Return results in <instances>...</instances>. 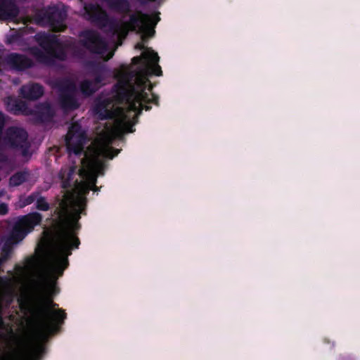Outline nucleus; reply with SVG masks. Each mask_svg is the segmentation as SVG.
<instances>
[{"label":"nucleus","instance_id":"nucleus-27","mask_svg":"<svg viewBox=\"0 0 360 360\" xmlns=\"http://www.w3.org/2000/svg\"><path fill=\"white\" fill-rule=\"evenodd\" d=\"M6 122V115L3 112L0 111V138L1 137Z\"/></svg>","mask_w":360,"mask_h":360},{"label":"nucleus","instance_id":"nucleus-3","mask_svg":"<svg viewBox=\"0 0 360 360\" xmlns=\"http://www.w3.org/2000/svg\"><path fill=\"white\" fill-rule=\"evenodd\" d=\"M61 276L52 274L50 270V260L46 266V271L42 279L38 283V302L34 307H30L27 298L19 297L18 302L21 310H27L37 328V335L41 340H44L49 334H53L63 324L67 314L62 309L53 310L58 306L53 302V296L59 292L56 286V281Z\"/></svg>","mask_w":360,"mask_h":360},{"label":"nucleus","instance_id":"nucleus-20","mask_svg":"<svg viewBox=\"0 0 360 360\" xmlns=\"http://www.w3.org/2000/svg\"><path fill=\"white\" fill-rule=\"evenodd\" d=\"M54 117V111L49 103L41 105L37 112V117L41 122H49Z\"/></svg>","mask_w":360,"mask_h":360},{"label":"nucleus","instance_id":"nucleus-16","mask_svg":"<svg viewBox=\"0 0 360 360\" xmlns=\"http://www.w3.org/2000/svg\"><path fill=\"white\" fill-rule=\"evenodd\" d=\"M110 101L105 98L96 103L94 107V112L98 115L101 120H106L112 118V112L108 109Z\"/></svg>","mask_w":360,"mask_h":360},{"label":"nucleus","instance_id":"nucleus-29","mask_svg":"<svg viewBox=\"0 0 360 360\" xmlns=\"http://www.w3.org/2000/svg\"><path fill=\"white\" fill-rule=\"evenodd\" d=\"M8 212V205L5 202H0V215H5Z\"/></svg>","mask_w":360,"mask_h":360},{"label":"nucleus","instance_id":"nucleus-15","mask_svg":"<svg viewBox=\"0 0 360 360\" xmlns=\"http://www.w3.org/2000/svg\"><path fill=\"white\" fill-rule=\"evenodd\" d=\"M19 14V8L13 0H0V20L15 18Z\"/></svg>","mask_w":360,"mask_h":360},{"label":"nucleus","instance_id":"nucleus-31","mask_svg":"<svg viewBox=\"0 0 360 360\" xmlns=\"http://www.w3.org/2000/svg\"><path fill=\"white\" fill-rule=\"evenodd\" d=\"M340 360H354V359L350 355H345L341 356Z\"/></svg>","mask_w":360,"mask_h":360},{"label":"nucleus","instance_id":"nucleus-18","mask_svg":"<svg viewBox=\"0 0 360 360\" xmlns=\"http://www.w3.org/2000/svg\"><path fill=\"white\" fill-rule=\"evenodd\" d=\"M6 105V110L15 115L24 112L27 108V105L25 101L13 99L11 97L7 98Z\"/></svg>","mask_w":360,"mask_h":360},{"label":"nucleus","instance_id":"nucleus-10","mask_svg":"<svg viewBox=\"0 0 360 360\" xmlns=\"http://www.w3.org/2000/svg\"><path fill=\"white\" fill-rule=\"evenodd\" d=\"M86 139V131L82 129L81 124L78 122L72 123L69 127L65 139L68 150L75 155H80Z\"/></svg>","mask_w":360,"mask_h":360},{"label":"nucleus","instance_id":"nucleus-8","mask_svg":"<svg viewBox=\"0 0 360 360\" xmlns=\"http://www.w3.org/2000/svg\"><path fill=\"white\" fill-rule=\"evenodd\" d=\"M76 172V167H63L60 169L58 177L61 181V187L63 189H71L77 184H81L82 188L84 194L89 193L90 190L97 192L99 188L96 186L98 174L94 173L93 171L88 172L86 175V181L79 183L76 179L73 181V177Z\"/></svg>","mask_w":360,"mask_h":360},{"label":"nucleus","instance_id":"nucleus-26","mask_svg":"<svg viewBox=\"0 0 360 360\" xmlns=\"http://www.w3.org/2000/svg\"><path fill=\"white\" fill-rule=\"evenodd\" d=\"M104 77L101 73H96L95 77L91 82H93L95 86L98 87V90L103 85Z\"/></svg>","mask_w":360,"mask_h":360},{"label":"nucleus","instance_id":"nucleus-25","mask_svg":"<svg viewBox=\"0 0 360 360\" xmlns=\"http://www.w3.org/2000/svg\"><path fill=\"white\" fill-rule=\"evenodd\" d=\"M39 192H33L28 196H27L23 200H22V207L31 205L34 201L36 202V200L37 197H39Z\"/></svg>","mask_w":360,"mask_h":360},{"label":"nucleus","instance_id":"nucleus-19","mask_svg":"<svg viewBox=\"0 0 360 360\" xmlns=\"http://www.w3.org/2000/svg\"><path fill=\"white\" fill-rule=\"evenodd\" d=\"M109 8L120 13H127L130 11V4L128 0H103Z\"/></svg>","mask_w":360,"mask_h":360},{"label":"nucleus","instance_id":"nucleus-9","mask_svg":"<svg viewBox=\"0 0 360 360\" xmlns=\"http://www.w3.org/2000/svg\"><path fill=\"white\" fill-rule=\"evenodd\" d=\"M3 140L6 146L20 151L23 157L30 155V143L28 141V134L24 129L15 126L8 127Z\"/></svg>","mask_w":360,"mask_h":360},{"label":"nucleus","instance_id":"nucleus-22","mask_svg":"<svg viewBox=\"0 0 360 360\" xmlns=\"http://www.w3.org/2000/svg\"><path fill=\"white\" fill-rule=\"evenodd\" d=\"M29 172L26 171H20L15 172L9 179V184L11 186H18L27 181Z\"/></svg>","mask_w":360,"mask_h":360},{"label":"nucleus","instance_id":"nucleus-2","mask_svg":"<svg viewBox=\"0 0 360 360\" xmlns=\"http://www.w3.org/2000/svg\"><path fill=\"white\" fill-rule=\"evenodd\" d=\"M35 40L41 47L32 46L30 53L40 63L51 64L54 60L65 61L68 58V51L74 56L82 58L84 51L92 54L103 56L108 50V44L102 36L93 30H85L79 34V40L70 38L61 40L58 35L46 32H39Z\"/></svg>","mask_w":360,"mask_h":360},{"label":"nucleus","instance_id":"nucleus-1","mask_svg":"<svg viewBox=\"0 0 360 360\" xmlns=\"http://www.w3.org/2000/svg\"><path fill=\"white\" fill-rule=\"evenodd\" d=\"M136 49L145 50L141 56L132 58L131 63L138 65L136 70L125 73L113 86V98L118 104L127 105V112H134L137 117L142 110H150L153 103L159 105V96L146 91L148 77L152 75L161 76L162 71L158 65L160 57L150 48H146L143 42L137 43Z\"/></svg>","mask_w":360,"mask_h":360},{"label":"nucleus","instance_id":"nucleus-6","mask_svg":"<svg viewBox=\"0 0 360 360\" xmlns=\"http://www.w3.org/2000/svg\"><path fill=\"white\" fill-rule=\"evenodd\" d=\"M159 15V12L147 14L141 11L130 15L129 20L125 22L123 28L124 34L127 35L128 30H130L143 34L148 32L150 36H153L155 34L154 27L160 20Z\"/></svg>","mask_w":360,"mask_h":360},{"label":"nucleus","instance_id":"nucleus-7","mask_svg":"<svg viewBox=\"0 0 360 360\" xmlns=\"http://www.w3.org/2000/svg\"><path fill=\"white\" fill-rule=\"evenodd\" d=\"M67 16L68 11L64 5H53L38 13L37 20L40 25L49 26L56 32H61L66 28L64 22Z\"/></svg>","mask_w":360,"mask_h":360},{"label":"nucleus","instance_id":"nucleus-17","mask_svg":"<svg viewBox=\"0 0 360 360\" xmlns=\"http://www.w3.org/2000/svg\"><path fill=\"white\" fill-rule=\"evenodd\" d=\"M44 352L45 347L41 343L37 345L34 349H32L28 345H25L18 360H40Z\"/></svg>","mask_w":360,"mask_h":360},{"label":"nucleus","instance_id":"nucleus-35","mask_svg":"<svg viewBox=\"0 0 360 360\" xmlns=\"http://www.w3.org/2000/svg\"><path fill=\"white\" fill-rule=\"evenodd\" d=\"M142 37V39H143V40H144V39H145V36H144V35H142V37Z\"/></svg>","mask_w":360,"mask_h":360},{"label":"nucleus","instance_id":"nucleus-14","mask_svg":"<svg viewBox=\"0 0 360 360\" xmlns=\"http://www.w3.org/2000/svg\"><path fill=\"white\" fill-rule=\"evenodd\" d=\"M20 96L28 101H36L44 94V88L37 83H30L22 85L19 91Z\"/></svg>","mask_w":360,"mask_h":360},{"label":"nucleus","instance_id":"nucleus-21","mask_svg":"<svg viewBox=\"0 0 360 360\" xmlns=\"http://www.w3.org/2000/svg\"><path fill=\"white\" fill-rule=\"evenodd\" d=\"M79 89L82 94L86 97H89L94 94L98 91V87L95 86L91 79H84L79 85Z\"/></svg>","mask_w":360,"mask_h":360},{"label":"nucleus","instance_id":"nucleus-4","mask_svg":"<svg viewBox=\"0 0 360 360\" xmlns=\"http://www.w3.org/2000/svg\"><path fill=\"white\" fill-rule=\"evenodd\" d=\"M75 205L76 208L70 217L68 214L66 207H63V210L55 211L58 218L53 242V255L49 259L50 270L53 275H63L64 271L69 266L68 257L72 255V250L78 248L80 245L76 232L81 228L79 222L81 214H86V204L83 200H78L75 202Z\"/></svg>","mask_w":360,"mask_h":360},{"label":"nucleus","instance_id":"nucleus-33","mask_svg":"<svg viewBox=\"0 0 360 360\" xmlns=\"http://www.w3.org/2000/svg\"><path fill=\"white\" fill-rule=\"evenodd\" d=\"M129 119V117H128V115L125 113H122V120H121V122H124V121H126L127 120Z\"/></svg>","mask_w":360,"mask_h":360},{"label":"nucleus","instance_id":"nucleus-32","mask_svg":"<svg viewBox=\"0 0 360 360\" xmlns=\"http://www.w3.org/2000/svg\"><path fill=\"white\" fill-rule=\"evenodd\" d=\"M137 1L140 2L141 4H147L148 1H151V2H155L157 1L158 0H136Z\"/></svg>","mask_w":360,"mask_h":360},{"label":"nucleus","instance_id":"nucleus-12","mask_svg":"<svg viewBox=\"0 0 360 360\" xmlns=\"http://www.w3.org/2000/svg\"><path fill=\"white\" fill-rule=\"evenodd\" d=\"M84 10L88 20L98 27L103 28L110 26L112 30L117 28V25L110 18L107 12L98 4H86Z\"/></svg>","mask_w":360,"mask_h":360},{"label":"nucleus","instance_id":"nucleus-28","mask_svg":"<svg viewBox=\"0 0 360 360\" xmlns=\"http://www.w3.org/2000/svg\"><path fill=\"white\" fill-rule=\"evenodd\" d=\"M2 307L0 305V336L4 335V330L5 329V323L2 316Z\"/></svg>","mask_w":360,"mask_h":360},{"label":"nucleus","instance_id":"nucleus-24","mask_svg":"<svg viewBox=\"0 0 360 360\" xmlns=\"http://www.w3.org/2000/svg\"><path fill=\"white\" fill-rule=\"evenodd\" d=\"M104 163L98 160H95L92 164V169L94 173H96L98 176L104 174Z\"/></svg>","mask_w":360,"mask_h":360},{"label":"nucleus","instance_id":"nucleus-30","mask_svg":"<svg viewBox=\"0 0 360 360\" xmlns=\"http://www.w3.org/2000/svg\"><path fill=\"white\" fill-rule=\"evenodd\" d=\"M11 280L8 276H0V284L2 285H8L10 283Z\"/></svg>","mask_w":360,"mask_h":360},{"label":"nucleus","instance_id":"nucleus-34","mask_svg":"<svg viewBox=\"0 0 360 360\" xmlns=\"http://www.w3.org/2000/svg\"><path fill=\"white\" fill-rule=\"evenodd\" d=\"M113 56V53H110L108 54V56H107V58H106V60L110 59L111 58H112Z\"/></svg>","mask_w":360,"mask_h":360},{"label":"nucleus","instance_id":"nucleus-11","mask_svg":"<svg viewBox=\"0 0 360 360\" xmlns=\"http://www.w3.org/2000/svg\"><path fill=\"white\" fill-rule=\"evenodd\" d=\"M57 86L60 91L59 101L63 110L71 111L77 109L79 103L74 96L76 91L75 84L70 80H63L59 82Z\"/></svg>","mask_w":360,"mask_h":360},{"label":"nucleus","instance_id":"nucleus-23","mask_svg":"<svg viewBox=\"0 0 360 360\" xmlns=\"http://www.w3.org/2000/svg\"><path fill=\"white\" fill-rule=\"evenodd\" d=\"M35 207L38 210L46 212L50 210V205L46 201V198L39 193V197L36 200Z\"/></svg>","mask_w":360,"mask_h":360},{"label":"nucleus","instance_id":"nucleus-13","mask_svg":"<svg viewBox=\"0 0 360 360\" xmlns=\"http://www.w3.org/2000/svg\"><path fill=\"white\" fill-rule=\"evenodd\" d=\"M5 62L13 69L22 71L34 65L32 60L25 55L18 53H11L5 58Z\"/></svg>","mask_w":360,"mask_h":360},{"label":"nucleus","instance_id":"nucleus-5","mask_svg":"<svg viewBox=\"0 0 360 360\" xmlns=\"http://www.w3.org/2000/svg\"><path fill=\"white\" fill-rule=\"evenodd\" d=\"M43 220L41 214L37 212H30L17 218L2 247L3 261H7L14 245L22 241L28 233L33 231L35 226L40 225Z\"/></svg>","mask_w":360,"mask_h":360}]
</instances>
